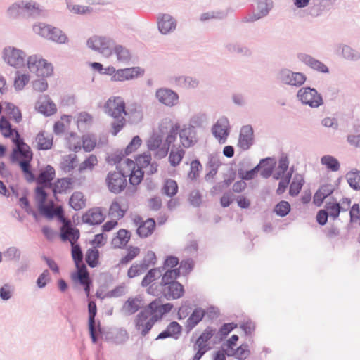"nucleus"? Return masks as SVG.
Listing matches in <instances>:
<instances>
[{"label":"nucleus","mask_w":360,"mask_h":360,"mask_svg":"<svg viewBox=\"0 0 360 360\" xmlns=\"http://www.w3.org/2000/svg\"><path fill=\"white\" fill-rule=\"evenodd\" d=\"M33 30L41 37L58 44H62L68 41L67 35L60 28L44 22L34 25Z\"/></svg>","instance_id":"1"},{"label":"nucleus","mask_w":360,"mask_h":360,"mask_svg":"<svg viewBox=\"0 0 360 360\" xmlns=\"http://www.w3.org/2000/svg\"><path fill=\"white\" fill-rule=\"evenodd\" d=\"M297 98L303 105L317 108L323 104V96L315 88L301 87L297 92Z\"/></svg>","instance_id":"2"},{"label":"nucleus","mask_w":360,"mask_h":360,"mask_svg":"<svg viewBox=\"0 0 360 360\" xmlns=\"http://www.w3.org/2000/svg\"><path fill=\"white\" fill-rule=\"evenodd\" d=\"M10 139L15 146L9 155L10 161L12 163L16 162L19 157L22 158L33 154L30 146L25 142L16 127H14V135Z\"/></svg>","instance_id":"3"},{"label":"nucleus","mask_w":360,"mask_h":360,"mask_svg":"<svg viewBox=\"0 0 360 360\" xmlns=\"http://www.w3.org/2000/svg\"><path fill=\"white\" fill-rule=\"evenodd\" d=\"M27 67L30 72H35L39 77H48L53 72V65L45 59L39 58L36 55L28 58Z\"/></svg>","instance_id":"4"},{"label":"nucleus","mask_w":360,"mask_h":360,"mask_svg":"<svg viewBox=\"0 0 360 360\" xmlns=\"http://www.w3.org/2000/svg\"><path fill=\"white\" fill-rule=\"evenodd\" d=\"M307 76L301 72H293L288 68L281 69L277 74V79L285 85L300 87L307 81Z\"/></svg>","instance_id":"5"},{"label":"nucleus","mask_w":360,"mask_h":360,"mask_svg":"<svg viewBox=\"0 0 360 360\" xmlns=\"http://www.w3.org/2000/svg\"><path fill=\"white\" fill-rule=\"evenodd\" d=\"M127 175L122 169L110 172L105 179L108 190L114 194L120 193L127 186Z\"/></svg>","instance_id":"6"},{"label":"nucleus","mask_w":360,"mask_h":360,"mask_svg":"<svg viewBox=\"0 0 360 360\" xmlns=\"http://www.w3.org/2000/svg\"><path fill=\"white\" fill-rule=\"evenodd\" d=\"M336 0H311L306 10L307 14L311 18H319L329 12L334 6Z\"/></svg>","instance_id":"7"},{"label":"nucleus","mask_w":360,"mask_h":360,"mask_svg":"<svg viewBox=\"0 0 360 360\" xmlns=\"http://www.w3.org/2000/svg\"><path fill=\"white\" fill-rule=\"evenodd\" d=\"M4 58L11 66L20 68L25 65V53L15 47H8L4 49Z\"/></svg>","instance_id":"8"},{"label":"nucleus","mask_w":360,"mask_h":360,"mask_svg":"<svg viewBox=\"0 0 360 360\" xmlns=\"http://www.w3.org/2000/svg\"><path fill=\"white\" fill-rule=\"evenodd\" d=\"M71 278L75 283L82 285L86 295L87 296L89 295L93 285V282L85 264H82V269L80 271L72 272L71 274Z\"/></svg>","instance_id":"9"},{"label":"nucleus","mask_w":360,"mask_h":360,"mask_svg":"<svg viewBox=\"0 0 360 360\" xmlns=\"http://www.w3.org/2000/svg\"><path fill=\"white\" fill-rule=\"evenodd\" d=\"M155 97L158 101L167 107H174L179 102V94L169 88H160L156 90Z\"/></svg>","instance_id":"10"},{"label":"nucleus","mask_w":360,"mask_h":360,"mask_svg":"<svg viewBox=\"0 0 360 360\" xmlns=\"http://www.w3.org/2000/svg\"><path fill=\"white\" fill-rule=\"evenodd\" d=\"M160 293L167 300L179 299L184 296L185 289L179 281L160 286Z\"/></svg>","instance_id":"11"},{"label":"nucleus","mask_w":360,"mask_h":360,"mask_svg":"<svg viewBox=\"0 0 360 360\" xmlns=\"http://www.w3.org/2000/svg\"><path fill=\"white\" fill-rule=\"evenodd\" d=\"M126 103L124 100L120 97L111 98L105 103L104 105L105 112L113 118L120 117L124 112Z\"/></svg>","instance_id":"12"},{"label":"nucleus","mask_w":360,"mask_h":360,"mask_svg":"<svg viewBox=\"0 0 360 360\" xmlns=\"http://www.w3.org/2000/svg\"><path fill=\"white\" fill-rule=\"evenodd\" d=\"M255 143L254 130L250 124L244 125L241 127L238 141V147L242 150H249Z\"/></svg>","instance_id":"13"},{"label":"nucleus","mask_w":360,"mask_h":360,"mask_svg":"<svg viewBox=\"0 0 360 360\" xmlns=\"http://www.w3.org/2000/svg\"><path fill=\"white\" fill-rule=\"evenodd\" d=\"M177 25L176 20L168 13H159L158 16V28L162 34L173 32Z\"/></svg>","instance_id":"14"},{"label":"nucleus","mask_w":360,"mask_h":360,"mask_svg":"<svg viewBox=\"0 0 360 360\" xmlns=\"http://www.w3.org/2000/svg\"><path fill=\"white\" fill-rule=\"evenodd\" d=\"M297 59L312 70L319 72L328 74L330 72L329 68L323 62L316 59L311 55L300 53L297 54Z\"/></svg>","instance_id":"15"},{"label":"nucleus","mask_w":360,"mask_h":360,"mask_svg":"<svg viewBox=\"0 0 360 360\" xmlns=\"http://www.w3.org/2000/svg\"><path fill=\"white\" fill-rule=\"evenodd\" d=\"M179 137L182 146L186 148L194 146L198 142L196 129L187 124H184L183 128L180 129Z\"/></svg>","instance_id":"16"},{"label":"nucleus","mask_w":360,"mask_h":360,"mask_svg":"<svg viewBox=\"0 0 360 360\" xmlns=\"http://www.w3.org/2000/svg\"><path fill=\"white\" fill-rule=\"evenodd\" d=\"M105 219V215L101 207H93L87 210L82 216V220L84 224L91 226L100 225Z\"/></svg>","instance_id":"17"},{"label":"nucleus","mask_w":360,"mask_h":360,"mask_svg":"<svg viewBox=\"0 0 360 360\" xmlns=\"http://www.w3.org/2000/svg\"><path fill=\"white\" fill-rule=\"evenodd\" d=\"M123 114L128 117V122L133 124L141 122L143 118L142 106L135 102L128 104Z\"/></svg>","instance_id":"18"},{"label":"nucleus","mask_w":360,"mask_h":360,"mask_svg":"<svg viewBox=\"0 0 360 360\" xmlns=\"http://www.w3.org/2000/svg\"><path fill=\"white\" fill-rule=\"evenodd\" d=\"M22 159V160H20L18 158V160L15 163H17L20 167L25 179L28 183L37 182V179L35 177V175L31 169V162L33 160V154L24 156Z\"/></svg>","instance_id":"19"},{"label":"nucleus","mask_w":360,"mask_h":360,"mask_svg":"<svg viewBox=\"0 0 360 360\" xmlns=\"http://www.w3.org/2000/svg\"><path fill=\"white\" fill-rule=\"evenodd\" d=\"M212 131L214 137L226 140L229 134V121L226 117H220L213 125Z\"/></svg>","instance_id":"20"},{"label":"nucleus","mask_w":360,"mask_h":360,"mask_svg":"<svg viewBox=\"0 0 360 360\" xmlns=\"http://www.w3.org/2000/svg\"><path fill=\"white\" fill-rule=\"evenodd\" d=\"M104 335L105 341L112 342L115 345L123 344L129 339L128 333L124 328L110 330L107 331Z\"/></svg>","instance_id":"21"},{"label":"nucleus","mask_w":360,"mask_h":360,"mask_svg":"<svg viewBox=\"0 0 360 360\" xmlns=\"http://www.w3.org/2000/svg\"><path fill=\"white\" fill-rule=\"evenodd\" d=\"M21 4L23 8L24 16L27 18L36 19L41 15L43 11L41 6L33 0H21Z\"/></svg>","instance_id":"22"},{"label":"nucleus","mask_w":360,"mask_h":360,"mask_svg":"<svg viewBox=\"0 0 360 360\" xmlns=\"http://www.w3.org/2000/svg\"><path fill=\"white\" fill-rule=\"evenodd\" d=\"M182 333L181 326L175 321L169 323L167 328L160 333L155 340H164L167 338H172L175 340L179 339Z\"/></svg>","instance_id":"23"},{"label":"nucleus","mask_w":360,"mask_h":360,"mask_svg":"<svg viewBox=\"0 0 360 360\" xmlns=\"http://www.w3.org/2000/svg\"><path fill=\"white\" fill-rule=\"evenodd\" d=\"M269 160H271V157H266L261 159L259 163L250 170L245 171L242 168H239L237 172L238 176L244 181H250L254 179L257 176L259 170L262 169V166H264V163Z\"/></svg>","instance_id":"24"},{"label":"nucleus","mask_w":360,"mask_h":360,"mask_svg":"<svg viewBox=\"0 0 360 360\" xmlns=\"http://www.w3.org/2000/svg\"><path fill=\"white\" fill-rule=\"evenodd\" d=\"M131 233L124 229H120L112 238L111 244L115 249H124L130 240Z\"/></svg>","instance_id":"25"},{"label":"nucleus","mask_w":360,"mask_h":360,"mask_svg":"<svg viewBox=\"0 0 360 360\" xmlns=\"http://www.w3.org/2000/svg\"><path fill=\"white\" fill-rule=\"evenodd\" d=\"M338 53L347 60L357 61L360 59V52L347 44H338Z\"/></svg>","instance_id":"26"},{"label":"nucleus","mask_w":360,"mask_h":360,"mask_svg":"<svg viewBox=\"0 0 360 360\" xmlns=\"http://www.w3.org/2000/svg\"><path fill=\"white\" fill-rule=\"evenodd\" d=\"M60 239L63 241L69 240L72 245H75L79 237H80V231L79 229L75 227L71 224L68 227H67L65 230V226L60 228Z\"/></svg>","instance_id":"27"},{"label":"nucleus","mask_w":360,"mask_h":360,"mask_svg":"<svg viewBox=\"0 0 360 360\" xmlns=\"http://www.w3.org/2000/svg\"><path fill=\"white\" fill-rule=\"evenodd\" d=\"M156 227V223L153 218H148L139 225L136 234L141 238H145L153 234Z\"/></svg>","instance_id":"28"},{"label":"nucleus","mask_w":360,"mask_h":360,"mask_svg":"<svg viewBox=\"0 0 360 360\" xmlns=\"http://www.w3.org/2000/svg\"><path fill=\"white\" fill-rule=\"evenodd\" d=\"M206 316L205 309L201 307H196L194 309L190 316L186 321V328L188 331L194 328Z\"/></svg>","instance_id":"29"},{"label":"nucleus","mask_w":360,"mask_h":360,"mask_svg":"<svg viewBox=\"0 0 360 360\" xmlns=\"http://www.w3.org/2000/svg\"><path fill=\"white\" fill-rule=\"evenodd\" d=\"M97 41L98 42V52L106 57H109L112 53V49L115 46V42L113 39L105 37H97Z\"/></svg>","instance_id":"30"},{"label":"nucleus","mask_w":360,"mask_h":360,"mask_svg":"<svg viewBox=\"0 0 360 360\" xmlns=\"http://www.w3.org/2000/svg\"><path fill=\"white\" fill-rule=\"evenodd\" d=\"M55 176V169L51 165H48L44 170L40 172L37 183L42 184L45 187H50V185L53 184L51 181L54 179Z\"/></svg>","instance_id":"31"},{"label":"nucleus","mask_w":360,"mask_h":360,"mask_svg":"<svg viewBox=\"0 0 360 360\" xmlns=\"http://www.w3.org/2000/svg\"><path fill=\"white\" fill-rule=\"evenodd\" d=\"M304 184V179L303 175L298 173L295 174L290 184L289 195L292 197L298 195Z\"/></svg>","instance_id":"32"},{"label":"nucleus","mask_w":360,"mask_h":360,"mask_svg":"<svg viewBox=\"0 0 360 360\" xmlns=\"http://www.w3.org/2000/svg\"><path fill=\"white\" fill-rule=\"evenodd\" d=\"M44 98L45 101L38 107V111L46 117H49L56 112L57 107L49 96H45Z\"/></svg>","instance_id":"33"},{"label":"nucleus","mask_w":360,"mask_h":360,"mask_svg":"<svg viewBox=\"0 0 360 360\" xmlns=\"http://www.w3.org/2000/svg\"><path fill=\"white\" fill-rule=\"evenodd\" d=\"M71 255L77 271H80L82 264H84L83 263L84 255L79 244L75 243L71 245Z\"/></svg>","instance_id":"34"},{"label":"nucleus","mask_w":360,"mask_h":360,"mask_svg":"<svg viewBox=\"0 0 360 360\" xmlns=\"http://www.w3.org/2000/svg\"><path fill=\"white\" fill-rule=\"evenodd\" d=\"M257 13L262 18L267 16L274 8L273 0H255Z\"/></svg>","instance_id":"35"},{"label":"nucleus","mask_w":360,"mask_h":360,"mask_svg":"<svg viewBox=\"0 0 360 360\" xmlns=\"http://www.w3.org/2000/svg\"><path fill=\"white\" fill-rule=\"evenodd\" d=\"M326 210L329 214V217L333 219H336L339 217L341 212H345L347 208H345L344 206L340 205V202H327L325 205Z\"/></svg>","instance_id":"36"},{"label":"nucleus","mask_w":360,"mask_h":360,"mask_svg":"<svg viewBox=\"0 0 360 360\" xmlns=\"http://www.w3.org/2000/svg\"><path fill=\"white\" fill-rule=\"evenodd\" d=\"M45 131H39L36 136L37 149L39 150H47L53 147V136L45 137Z\"/></svg>","instance_id":"37"},{"label":"nucleus","mask_w":360,"mask_h":360,"mask_svg":"<svg viewBox=\"0 0 360 360\" xmlns=\"http://www.w3.org/2000/svg\"><path fill=\"white\" fill-rule=\"evenodd\" d=\"M225 48L230 53L241 54L244 56H250L252 55L251 50L239 43H228L225 45Z\"/></svg>","instance_id":"38"},{"label":"nucleus","mask_w":360,"mask_h":360,"mask_svg":"<svg viewBox=\"0 0 360 360\" xmlns=\"http://www.w3.org/2000/svg\"><path fill=\"white\" fill-rule=\"evenodd\" d=\"M99 250L95 248H90L87 250L85 256V260L90 268H95L99 264Z\"/></svg>","instance_id":"39"},{"label":"nucleus","mask_w":360,"mask_h":360,"mask_svg":"<svg viewBox=\"0 0 360 360\" xmlns=\"http://www.w3.org/2000/svg\"><path fill=\"white\" fill-rule=\"evenodd\" d=\"M346 179L349 186L354 191L360 189V171L354 169L346 174Z\"/></svg>","instance_id":"40"},{"label":"nucleus","mask_w":360,"mask_h":360,"mask_svg":"<svg viewBox=\"0 0 360 360\" xmlns=\"http://www.w3.org/2000/svg\"><path fill=\"white\" fill-rule=\"evenodd\" d=\"M321 163L331 172H337L340 167V164L338 160L334 156L330 155L322 156L321 158Z\"/></svg>","instance_id":"41"},{"label":"nucleus","mask_w":360,"mask_h":360,"mask_svg":"<svg viewBox=\"0 0 360 360\" xmlns=\"http://www.w3.org/2000/svg\"><path fill=\"white\" fill-rule=\"evenodd\" d=\"M6 14L8 18L12 20H16L20 16H24L21 0L14 2L9 6L7 8Z\"/></svg>","instance_id":"42"},{"label":"nucleus","mask_w":360,"mask_h":360,"mask_svg":"<svg viewBox=\"0 0 360 360\" xmlns=\"http://www.w3.org/2000/svg\"><path fill=\"white\" fill-rule=\"evenodd\" d=\"M139 302H141L137 297H129L124 304L122 310L124 311L126 315H132L137 312L141 308Z\"/></svg>","instance_id":"43"},{"label":"nucleus","mask_w":360,"mask_h":360,"mask_svg":"<svg viewBox=\"0 0 360 360\" xmlns=\"http://www.w3.org/2000/svg\"><path fill=\"white\" fill-rule=\"evenodd\" d=\"M77 162V158L76 155L70 154L64 156L63 161L60 162V167L61 169L65 173L70 172L72 171Z\"/></svg>","instance_id":"44"},{"label":"nucleus","mask_w":360,"mask_h":360,"mask_svg":"<svg viewBox=\"0 0 360 360\" xmlns=\"http://www.w3.org/2000/svg\"><path fill=\"white\" fill-rule=\"evenodd\" d=\"M89 337L93 344H96L100 336L103 335V329L99 320H97L96 325H88Z\"/></svg>","instance_id":"45"},{"label":"nucleus","mask_w":360,"mask_h":360,"mask_svg":"<svg viewBox=\"0 0 360 360\" xmlns=\"http://www.w3.org/2000/svg\"><path fill=\"white\" fill-rule=\"evenodd\" d=\"M84 197V194L82 192H74L69 199V205L75 211L80 210L82 208V205L80 202H82L83 205L85 204Z\"/></svg>","instance_id":"46"},{"label":"nucleus","mask_w":360,"mask_h":360,"mask_svg":"<svg viewBox=\"0 0 360 360\" xmlns=\"http://www.w3.org/2000/svg\"><path fill=\"white\" fill-rule=\"evenodd\" d=\"M118 200H124L122 198L115 199L111 203L109 209L110 214L113 215L115 213L117 214L118 219H122L126 214L127 207H123L124 205L118 202Z\"/></svg>","instance_id":"47"},{"label":"nucleus","mask_w":360,"mask_h":360,"mask_svg":"<svg viewBox=\"0 0 360 360\" xmlns=\"http://www.w3.org/2000/svg\"><path fill=\"white\" fill-rule=\"evenodd\" d=\"M97 142V137L94 134H88L82 136V148L85 152L92 151Z\"/></svg>","instance_id":"48"},{"label":"nucleus","mask_w":360,"mask_h":360,"mask_svg":"<svg viewBox=\"0 0 360 360\" xmlns=\"http://www.w3.org/2000/svg\"><path fill=\"white\" fill-rule=\"evenodd\" d=\"M248 347L247 343L242 344L235 349L234 352L227 354V356H233L238 360H244L250 354Z\"/></svg>","instance_id":"49"},{"label":"nucleus","mask_w":360,"mask_h":360,"mask_svg":"<svg viewBox=\"0 0 360 360\" xmlns=\"http://www.w3.org/2000/svg\"><path fill=\"white\" fill-rule=\"evenodd\" d=\"M5 104L6 112L16 123H20L22 120V115L19 108L10 102H6Z\"/></svg>","instance_id":"50"},{"label":"nucleus","mask_w":360,"mask_h":360,"mask_svg":"<svg viewBox=\"0 0 360 360\" xmlns=\"http://www.w3.org/2000/svg\"><path fill=\"white\" fill-rule=\"evenodd\" d=\"M291 210L290 204L285 200L278 202L274 207L273 212L278 217L287 216Z\"/></svg>","instance_id":"51"},{"label":"nucleus","mask_w":360,"mask_h":360,"mask_svg":"<svg viewBox=\"0 0 360 360\" xmlns=\"http://www.w3.org/2000/svg\"><path fill=\"white\" fill-rule=\"evenodd\" d=\"M114 52L119 61L128 62L131 60V56L129 50L122 45H115Z\"/></svg>","instance_id":"52"},{"label":"nucleus","mask_w":360,"mask_h":360,"mask_svg":"<svg viewBox=\"0 0 360 360\" xmlns=\"http://www.w3.org/2000/svg\"><path fill=\"white\" fill-rule=\"evenodd\" d=\"M163 192L169 197L176 195L178 192V184L176 181L171 179H167L164 184Z\"/></svg>","instance_id":"53"},{"label":"nucleus","mask_w":360,"mask_h":360,"mask_svg":"<svg viewBox=\"0 0 360 360\" xmlns=\"http://www.w3.org/2000/svg\"><path fill=\"white\" fill-rule=\"evenodd\" d=\"M54 202L53 200L49 201V205H44L41 207H37L40 214L46 217L48 220H52L56 217V214L53 209Z\"/></svg>","instance_id":"54"},{"label":"nucleus","mask_w":360,"mask_h":360,"mask_svg":"<svg viewBox=\"0 0 360 360\" xmlns=\"http://www.w3.org/2000/svg\"><path fill=\"white\" fill-rule=\"evenodd\" d=\"M151 317L146 321L144 328L141 330V334L142 336H146L152 329L154 324L162 319V316L160 314H150Z\"/></svg>","instance_id":"55"},{"label":"nucleus","mask_w":360,"mask_h":360,"mask_svg":"<svg viewBox=\"0 0 360 360\" xmlns=\"http://www.w3.org/2000/svg\"><path fill=\"white\" fill-rule=\"evenodd\" d=\"M202 169V166L198 159H195L191 162L190 171L188 176L192 181H195L199 176L200 172Z\"/></svg>","instance_id":"56"},{"label":"nucleus","mask_w":360,"mask_h":360,"mask_svg":"<svg viewBox=\"0 0 360 360\" xmlns=\"http://www.w3.org/2000/svg\"><path fill=\"white\" fill-rule=\"evenodd\" d=\"M238 327V325L233 322L225 323L219 329L217 336L219 340H224L229 334Z\"/></svg>","instance_id":"57"},{"label":"nucleus","mask_w":360,"mask_h":360,"mask_svg":"<svg viewBox=\"0 0 360 360\" xmlns=\"http://www.w3.org/2000/svg\"><path fill=\"white\" fill-rule=\"evenodd\" d=\"M125 80H130L144 75V70L140 67L127 68L123 69Z\"/></svg>","instance_id":"58"},{"label":"nucleus","mask_w":360,"mask_h":360,"mask_svg":"<svg viewBox=\"0 0 360 360\" xmlns=\"http://www.w3.org/2000/svg\"><path fill=\"white\" fill-rule=\"evenodd\" d=\"M15 291L14 285L7 283L0 288V298L3 301L9 300L13 295Z\"/></svg>","instance_id":"59"},{"label":"nucleus","mask_w":360,"mask_h":360,"mask_svg":"<svg viewBox=\"0 0 360 360\" xmlns=\"http://www.w3.org/2000/svg\"><path fill=\"white\" fill-rule=\"evenodd\" d=\"M18 76L14 80V88L15 91H19L24 89L30 81V76L27 74L19 75V71H17Z\"/></svg>","instance_id":"60"},{"label":"nucleus","mask_w":360,"mask_h":360,"mask_svg":"<svg viewBox=\"0 0 360 360\" xmlns=\"http://www.w3.org/2000/svg\"><path fill=\"white\" fill-rule=\"evenodd\" d=\"M135 160L138 169L143 170V168H146L150 165L151 161V155L149 152H146L138 155Z\"/></svg>","instance_id":"61"},{"label":"nucleus","mask_w":360,"mask_h":360,"mask_svg":"<svg viewBox=\"0 0 360 360\" xmlns=\"http://www.w3.org/2000/svg\"><path fill=\"white\" fill-rule=\"evenodd\" d=\"M150 316V313L144 307L136 316L134 320L135 327L137 330L144 328V321Z\"/></svg>","instance_id":"62"},{"label":"nucleus","mask_w":360,"mask_h":360,"mask_svg":"<svg viewBox=\"0 0 360 360\" xmlns=\"http://www.w3.org/2000/svg\"><path fill=\"white\" fill-rule=\"evenodd\" d=\"M276 166V161L274 158H271V160H269L266 163H264V166H262L260 171V175L264 178H269L274 170Z\"/></svg>","instance_id":"63"},{"label":"nucleus","mask_w":360,"mask_h":360,"mask_svg":"<svg viewBox=\"0 0 360 360\" xmlns=\"http://www.w3.org/2000/svg\"><path fill=\"white\" fill-rule=\"evenodd\" d=\"M185 151L183 149H179L177 151L172 150L169 155V162L172 167L178 166L181 162Z\"/></svg>","instance_id":"64"}]
</instances>
